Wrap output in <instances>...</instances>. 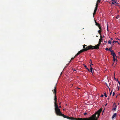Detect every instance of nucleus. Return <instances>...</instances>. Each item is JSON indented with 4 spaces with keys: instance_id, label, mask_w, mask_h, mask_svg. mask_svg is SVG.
Listing matches in <instances>:
<instances>
[{
    "instance_id": "f257e3e1",
    "label": "nucleus",
    "mask_w": 120,
    "mask_h": 120,
    "mask_svg": "<svg viewBox=\"0 0 120 120\" xmlns=\"http://www.w3.org/2000/svg\"><path fill=\"white\" fill-rule=\"evenodd\" d=\"M102 108H100L95 113L90 117L87 120H97L100 115V113L102 111Z\"/></svg>"
},
{
    "instance_id": "f03ea898",
    "label": "nucleus",
    "mask_w": 120,
    "mask_h": 120,
    "mask_svg": "<svg viewBox=\"0 0 120 120\" xmlns=\"http://www.w3.org/2000/svg\"><path fill=\"white\" fill-rule=\"evenodd\" d=\"M83 49L79 51L78 52L80 54L81 53L85 51H87L88 50L91 49V48L90 45H89L87 46H86L87 45H83Z\"/></svg>"
},
{
    "instance_id": "7ed1b4c3",
    "label": "nucleus",
    "mask_w": 120,
    "mask_h": 120,
    "mask_svg": "<svg viewBox=\"0 0 120 120\" xmlns=\"http://www.w3.org/2000/svg\"><path fill=\"white\" fill-rule=\"evenodd\" d=\"M101 39H99V43L97 45L94 46H92V45H90L91 48V50L94 49H98L99 48V46L101 44Z\"/></svg>"
},
{
    "instance_id": "20e7f679",
    "label": "nucleus",
    "mask_w": 120,
    "mask_h": 120,
    "mask_svg": "<svg viewBox=\"0 0 120 120\" xmlns=\"http://www.w3.org/2000/svg\"><path fill=\"white\" fill-rule=\"evenodd\" d=\"M55 113L57 115L60 116L62 114V113L60 111V109L59 108L55 109Z\"/></svg>"
},
{
    "instance_id": "39448f33",
    "label": "nucleus",
    "mask_w": 120,
    "mask_h": 120,
    "mask_svg": "<svg viewBox=\"0 0 120 120\" xmlns=\"http://www.w3.org/2000/svg\"><path fill=\"white\" fill-rule=\"evenodd\" d=\"M54 100L55 101V109H56L59 108L57 104L56 103L57 98L56 96H55L54 97Z\"/></svg>"
},
{
    "instance_id": "423d86ee",
    "label": "nucleus",
    "mask_w": 120,
    "mask_h": 120,
    "mask_svg": "<svg viewBox=\"0 0 120 120\" xmlns=\"http://www.w3.org/2000/svg\"><path fill=\"white\" fill-rule=\"evenodd\" d=\"M116 103H114L113 105V108L112 109V110L116 111V108L117 107V105H116Z\"/></svg>"
},
{
    "instance_id": "0eeeda50",
    "label": "nucleus",
    "mask_w": 120,
    "mask_h": 120,
    "mask_svg": "<svg viewBox=\"0 0 120 120\" xmlns=\"http://www.w3.org/2000/svg\"><path fill=\"white\" fill-rule=\"evenodd\" d=\"M87 119V118H74L73 117L72 120H84Z\"/></svg>"
},
{
    "instance_id": "6e6552de",
    "label": "nucleus",
    "mask_w": 120,
    "mask_h": 120,
    "mask_svg": "<svg viewBox=\"0 0 120 120\" xmlns=\"http://www.w3.org/2000/svg\"><path fill=\"white\" fill-rule=\"evenodd\" d=\"M56 84L55 85V86H54V89L53 90H52L53 92V93L54 94H55V96H56Z\"/></svg>"
},
{
    "instance_id": "1a4fd4ad",
    "label": "nucleus",
    "mask_w": 120,
    "mask_h": 120,
    "mask_svg": "<svg viewBox=\"0 0 120 120\" xmlns=\"http://www.w3.org/2000/svg\"><path fill=\"white\" fill-rule=\"evenodd\" d=\"M111 55L113 56V57L116 56V55L115 54V53L114 52L113 50L111 52Z\"/></svg>"
},
{
    "instance_id": "9d476101",
    "label": "nucleus",
    "mask_w": 120,
    "mask_h": 120,
    "mask_svg": "<svg viewBox=\"0 0 120 120\" xmlns=\"http://www.w3.org/2000/svg\"><path fill=\"white\" fill-rule=\"evenodd\" d=\"M95 23L96 25V26H97L99 28H100V27H101V25L99 23H98L97 22H96V21H95Z\"/></svg>"
},
{
    "instance_id": "9b49d317",
    "label": "nucleus",
    "mask_w": 120,
    "mask_h": 120,
    "mask_svg": "<svg viewBox=\"0 0 120 120\" xmlns=\"http://www.w3.org/2000/svg\"><path fill=\"white\" fill-rule=\"evenodd\" d=\"M98 2H97L96 4V6L95 8V9L94 11H96L97 10V8L98 7Z\"/></svg>"
},
{
    "instance_id": "f8f14e48",
    "label": "nucleus",
    "mask_w": 120,
    "mask_h": 120,
    "mask_svg": "<svg viewBox=\"0 0 120 120\" xmlns=\"http://www.w3.org/2000/svg\"><path fill=\"white\" fill-rule=\"evenodd\" d=\"M100 30H98V32L99 33V34H100L101 35V33L102 31V29L101 27H100L99 28Z\"/></svg>"
},
{
    "instance_id": "ddd939ff",
    "label": "nucleus",
    "mask_w": 120,
    "mask_h": 120,
    "mask_svg": "<svg viewBox=\"0 0 120 120\" xmlns=\"http://www.w3.org/2000/svg\"><path fill=\"white\" fill-rule=\"evenodd\" d=\"M66 118H67L69 120H72V119H73V117H68V116H66Z\"/></svg>"
},
{
    "instance_id": "4468645a",
    "label": "nucleus",
    "mask_w": 120,
    "mask_h": 120,
    "mask_svg": "<svg viewBox=\"0 0 120 120\" xmlns=\"http://www.w3.org/2000/svg\"><path fill=\"white\" fill-rule=\"evenodd\" d=\"M116 116V113H114V114L112 116V118H114Z\"/></svg>"
},
{
    "instance_id": "2eb2a0df",
    "label": "nucleus",
    "mask_w": 120,
    "mask_h": 120,
    "mask_svg": "<svg viewBox=\"0 0 120 120\" xmlns=\"http://www.w3.org/2000/svg\"><path fill=\"white\" fill-rule=\"evenodd\" d=\"M93 68L92 67H91L90 68V71H89L91 73H93L94 72V71H93Z\"/></svg>"
},
{
    "instance_id": "dca6fc26",
    "label": "nucleus",
    "mask_w": 120,
    "mask_h": 120,
    "mask_svg": "<svg viewBox=\"0 0 120 120\" xmlns=\"http://www.w3.org/2000/svg\"><path fill=\"white\" fill-rule=\"evenodd\" d=\"M115 57H113V60L114 62L115 61H116V62H117V60H116Z\"/></svg>"
},
{
    "instance_id": "f3484780",
    "label": "nucleus",
    "mask_w": 120,
    "mask_h": 120,
    "mask_svg": "<svg viewBox=\"0 0 120 120\" xmlns=\"http://www.w3.org/2000/svg\"><path fill=\"white\" fill-rule=\"evenodd\" d=\"M63 116L65 118H66V116L65 115H64V114H62L61 115V116Z\"/></svg>"
},
{
    "instance_id": "a211bd4d",
    "label": "nucleus",
    "mask_w": 120,
    "mask_h": 120,
    "mask_svg": "<svg viewBox=\"0 0 120 120\" xmlns=\"http://www.w3.org/2000/svg\"><path fill=\"white\" fill-rule=\"evenodd\" d=\"M84 67L86 68V69L88 71H90V69H88V68H87V66L86 65H85L84 64Z\"/></svg>"
},
{
    "instance_id": "6ab92c4d",
    "label": "nucleus",
    "mask_w": 120,
    "mask_h": 120,
    "mask_svg": "<svg viewBox=\"0 0 120 120\" xmlns=\"http://www.w3.org/2000/svg\"><path fill=\"white\" fill-rule=\"evenodd\" d=\"M112 47H110L109 49V50L111 52L112 51H113V50L112 49Z\"/></svg>"
},
{
    "instance_id": "aec40b11",
    "label": "nucleus",
    "mask_w": 120,
    "mask_h": 120,
    "mask_svg": "<svg viewBox=\"0 0 120 120\" xmlns=\"http://www.w3.org/2000/svg\"><path fill=\"white\" fill-rule=\"evenodd\" d=\"M80 54L78 52L76 54V55L74 56V57H75L77 56Z\"/></svg>"
},
{
    "instance_id": "412c9836",
    "label": "nucleus",
    "mask_w": 120,
    "mask_h": 120,
    "mask_svg": "<svg viewBox=\"0 0 120 120\" xmlns=\"http://www.w3.org/2000/svg\"><path fill=\"white\" fill-rule=\"evenodd\" d=\"M116 42L118 43L119 44H120L119 43L118 41H114L113 42V43H116Z\"/></svg>"
},
{
    "instance_id": "4be33fe9",
    "label": "nucleus",
    "mask_w": 120,
    "mask_h": 120,
    "mask_svg": "<svg viewBox=\"0 0 120 120\" xmlns=\"http://www.w3.org/2000/svg\"><path fill=\"white\" fill-rule=\"evenodd\" d=\"M108 43L109 44H111V41L110 40H109L108 41Z\"/></svg>"
},
{
    "instance_id": "5701e85b",
    "label": "nucleus",
    "mask_w": 120,
    "mask_h": 120,
    "mask_svg": "<svg viewBox=\"0 0 120 120\" xmlns=\"http://www.w3.org/2000/svg\"><path fill=\"white\" fill-rule=\"evenodd\" d=\"M101 0H98L97 2L98 3H98H100Z\"/></svg>"
},
{
    "instance_id": "b1692460",
    "label": "nucleus",
    "mask_w": 120,
    "mask_h": 120,
    "mask_svg": "<svg viewBox=\"0 0 120 120\" xmlns=\"http://www.w3.org/2000/svg\"><path fill=\"white\" fill-rule=\"evenodd\" d=\"M100 37V39L101 40V41L102 40H103L102 39V37L101 35Z\"/></svg>"
},
{
    "instance_id": "393cba45",
    "label": "nucleus",
    "mask_w": 120,
    "mask_h": 120,
    "mask_svg": "<svg viewBox=\"0 0 120 120\" xmlns=\"http://www.w3.org/2000/svg\"><path fill=\"white\" fill-rule=\"evenodd\" d=\"M104 95H105V96L106 97H107V95H106V93H104Z\"/></svg>"
},
{
    "instance_id": "a878e982",
    "label": "nucleus",
    "mask_w": 120,
    "mask_h": 120,
    "mask_svg": "<svg viewBox=\"0 0 120 120\" xmlns=\"http://www.w3.org/2000/svg\"><path fill=\"white\" fill-rule=\"evenodd\" d=\"M96 11H94V12L93 13V15L94 16L96 14Z\"/></svg>"
},
{
    "instance_id": "bb28decb",
    "label": "nucleus",
    "mask_w": 120,
    "mask_h": 120,
    "mask_svg": "<svg viewBox=\"0 0 120 120\" xmlns=\"http://www.w3.org/2000/svg\"><path fill=\"white\" fill-rule=\"evenodd\" d=\"M117 1L116 0L114 2L115 3H116V4H118V3H117Z\"/></svg>"
},
{
    "instance_id": "cd10ccee",
    "label": "nucleus",
    "mask_w": 120,
    "mask_h": 120,
    "mask_svg": "<svg viewBox=\"0 0 120 120\" xmlns=\"http://www.w3.org/2000/svg\"><path fill=\"white\" fill-rule=\"evenodd\" d=\"M105 50H109V49L108 48H106L105 49Z\"/></svg>"
},
{
    "instance_id": "c85d7f7f",
    "label": "nucleus",
    "mask_w": 120,
    "mask_h": 120,
    "mask_svg": "<svg viewBox=\"0 0 120 120\" xmlns=\"http://www.w3.org/2000/svg\"><path fill=\"white\" fill-rule=\"evenodd\" d=\"M115 94V93H114V92H113V94H112V96H113Z\"/></svg>"
},
{
    "instance_id": "c756f323",
    "label": "nucleus",
    "mask_w": 120,
    "mask_h": 120,
    "mask_svg": "<svg viewBox=\"0 0 120 120\" xmlns=\"http://www.w3.org/2000/svg\"><path fill=\"white\" fill-rule=\"evenodd\" d=\"M75 57H73L72 58H71V60H73L74 58H75Z\"/></svg>"
},
{
    "instance_id": "7c9ffc66",
    "label": "nucleus",
    "mask_w": 120,
    "mask_h": 120,
    "mask_svg": "<svg viewBox=\"0 0 120 120\" xmlns=\"http://www.w3.org/2000/svg\"><path fill=\"white\" fill-rule=\"evenodd\" d=\"M112 91L110 93V96L111 94H112Z\"/></svg>"
},
{
    "instance_id": "2f4dec72",
    "label": "nucleus",
    "mask_w": 120,
    "mask_h": 120,
    "mask_svg": "<svg viewBox=\"0 0 120 120\" xmlns=\"http://www.w3.org/2000/svg\"><path fill=\"white\" fill-rule=\"evenodd\" d=\"M87 114V113H86V112L85 113H84V115H86V114Z\"/></svg>"
},
{
    "instance_id": "473e14b6",
    "label": "nucleus",
    "mask_w": 120,
    "mask_h": 120,
    "mask_svg": "<svg viewBox=\"0 0 120 120\" xmlns=\"http://www.w3.org/2000/svg\"><path fill=\"white\" fill-rule=\"evenodd\" d=\"M114 3H115L114 2H112V4H114Z\"/></svg>"
},
{
    "instance_id": "72a5a7b5",
    "label": "nucleus",
    "mask_w": 120,
    "mask_h": 120,
    "mask_svg": "<svg viewBox=\"0 0 120 120\" xmlns=\"http://www.w3.org/2000/svg\"><path fill=\"white\" fill-rule=\"evenodd\" d=\"M92 60H91V59L90 60V63H91L92 62Z\"/></svg>"
},
{
    "instance_id": "f704fd0d",
    "label": "nucleus",
    "mask_w": 120,
    "mask_h": 120,
    "mask_svg": "<svg viewBox=\"0 0 120 120\" xmlns=\"http://www.w3.org/2000/svg\"><path fill=\"white\" fill-rule=\"evenodd\" d=\"M103 96H104V95H103L102 94L101 95V97H103Z\"/></svg>"
},
{
    "instance_id": "c9c22d12",
    "label": "nucleus",
    "mask_w": 120,
    "mask_h": 120,
    "mask_svg": "<svg viewBox=\"0 0 120 120\" xmlns=\"http://www.w3.org/2000/svg\"><path fill=\"white\" fill-rule=\"evenodd\" d=\"M111 0L114 2L116 0Z\"/></svg>"
},
{
    "instance_id": "e433bc0d",
    "label": "nucleus",
    "mask_w": 120,
    "mask_h": 120,
    "mask_svg": "<svg viewBox=\"0 0 120 120\" xmlns=\"http://www.w3.org/2000/svg\"><path fill=\"white\" fill-rule=\"evenodd\" d=\"M117 88H118V90H119V87H118Z\"/></svg>"
},
{
    "instance_id": "4c0bfd02",
    "label": "nucleus",
    "mask_w": 120,
    "mask_h": 120,
    "mask_svg": "<svg viewBox=\"0 0 120 120\" xmlns=\"http://www.w3.org/2000/svg\"><path fill=\"white\" fill-rule=\"evenodd\" d=\"M118 82L119 84L120 85V82L119 81H118Z\"/></svg>"
},
{
    "instance_id": "58836bf2",
    "label": "nucleus",
    "mask_w": 120,
    "mask_h": 120,
    "mask_svg": "<svg viewBox=\"0 0 120 120\" xmlns=\"http://www.w3.org/2000/svg\"><path fill=\"white\" fill-rule=\"evenodd\" d=\"M90 64H91V65H93V64H92V63H91Z\"/></svg>"
},
{
    "instance_id": "ea45409f",
    "label": "nucleus",
    "mask_w": 120,
    "mask_h": 120,
    "mask_svg": "<svg viewBox=\"0 0 120 120\" xmlns=\"http://www.w3.org/2000/svg\"><path fill=\"white\" fill-rule=\"evenodd\" d=\"M107 30L108 31V26L107 27Z\"/></svg>"
},
{
    "instance_id": "a19ab883",
    "label": "nucleus",
    "mask_w": 120,
    "mask_h": 120,
    "mask_svg": "<svg viewBox=\"0 0 120 120\" xmlns=\"http://www.w3.org/2000/svg\"><path fill=\"white\" fill-rule=\"evenodd\" d=\"M59 107L60 108H61V106L60 105V106H59Z\"/></svg>"
},
{
    "instance_id": "79ce46f5",
    "label": "nucleus",
    "mask_w": 120,
    "mask_h": 120,
    "mask_svg": "<svg viewBox=\"0 0 120 120\" xmlns=\"http://www.w3.org/2000/svg\"><path fill=\"white\" fill-rule=\"evenodd\" d=\"M116 81H117V82H118V81H118V79H117V80H116Z\"/></svg>"
},
{
    "instance_id": "37998d69",
    "label": "nucleus",
    "mask_w": 120,
    "mask_h": 120,
    "mask_svg": "<svg viewBox=\"0 0 120 120\" xmlns=\"http://www.w3.org/2000/svg\"><path fill=\"white\" fill-rule=\"evenodd\" d=\"M71 60H70V62H69V63H70V62H71Z\"/></svg>"
},
{
    "instance_id": "c03bdc74",
    "label": "nucleus",
    "mask_w": 120,
    "mask_h": 120,
    "mask_svg": "<svg viewBox=\"0 0 120 120\" xmlns=\"http://www.w3.org/2000/svg\"><path fill=\"white\" fill-rule=\"evenodd\" d=\"M107 42V41H104V42Z\"/></svg>"
},
{
    "instance_id": "a18cd8bd",
    "label": "nucleus",
    "mask_w": 120,
    "mask_h": 120,
    "mask_svg": "<svg viewBox=\"0 0 120 120\" xmlns=\"http://www.w3.org/2000/svg\"><path fill=\"white\" fill-rule=\"evenodd\" d=\"M111 40H113V39H112V38H111Z\"/></svg>"
},
{
    "instance_id": "49530a36",
    "label": "nucleus",
    "mask_w": 120,
    "mask_h": 120,
    "mask_svg": "<svg viewBox=\"0 0 120 120\" xmlns=\"http://www.w3.org/2000/svg\"><path fill=\"white\" fill-rule=\"evenodd\" d=\"M69 64L68 63V64H66V66H67L68 65V64Z\"/></svg>"
},
{
    "instance_id": "de8ad7c7",
    "label": "nucleus",
    "mask_w": 120,
    "mask_h": 120,
    "mask_svg": "<svg viewBox=\"0 0 120 120\" xmlns=\"http://www.w3.org/2000/svg\"><path fill=\"white\" fill-rule=\"evenodd\" d=\"M114 79L116 80V78H114Z\"/></svg>"
},
{
    "instance_id": "09e8293b",
    "label": "nucleus",
    "mask_w": 120,
    "mask_h": 120,
    "mask_svg": "<svg viewBox=\"0 0 120 120\" xmlns=\"http://www.w3.org/2000/svg\"><path fill=\"white\" fill-rule=\"evenodd\" d=\"M113 45H112L111 46H112V47L113 46Z\"/></svg>"
},
{
    "instance_id": "8fccbe9b",
    "label": "nucleus",
    "mask_w": 120,
    "mask_h": 120,
    "mask_svg": "<svg viewBox=\"0 0 120 120\" xmlns=\"http://www.w3.org/2000/svg\"><path fill=\"white\" fill-rule=\"evenodd\" d=\"M119 103H118V105H119Z\"/></svg>"
},
{
    "instance_id": "3c124183",
    "label": "nucleus",
    "mask_w": 120,
    "mask_h": 120,
    "mask_svg": "<svg viewBox=\"0 0 120 120\" xmlns=\"http://www.w3.org/2000/svg\"><path fill=\"white\" fill-rule=\"evenodd\" d=\"M98 36H97H97H96V37H98Z\"/></svg>"
},
{
    "instance_id": "603ef678",
    "label": "nucleus",
    "mask_w": 120,
    "mask_h": 120,
    "mask_svg": "<svg viewBox=\"0 0 120 120\" xmlns=\"http://www.w3.org/2000/svg\"><path fill=\"white\" fill-rule=\"evenodd\" d=\"M90 67H91V65L90 64Z\"/></svg>"
},
{
    "instance_id": "864d4df0",
    "label": "nucleus",
    "mask_w": 120,
    "mask_h": 120,
    "mask_svg": "<svg viewBox=\"0 0 120 120\" xmlns=\"http://www.w3.org/2000/svg\"><path fill=\"white\" fill-rule=\"evenodd\" d=\"M59 104L60 105V103H59Z\"/></svg>"
},
{
    "instance_id": "5fc2aeb1",
    "label": "nucleus",
    "mask_w": 120,
    "mask_h": 120,
    "mask_svg": "<svg viewBox=\"0 0 120 120\" xmlns=\"http://www.w3.org/2000/svg\"><path fill=\"white\" fill-rule=\"evenodd\" d=\"M64 110V109H63V110Z\"/></svg>"
},
{
    "instance_id": "6e6d98bb",
    "label": "nucleus",
    "mask_w": 120,
    "mask_h": 120,
    "mask_svg": "<svg viewBox=\"0 0 120 120\" xmlns=\"http://www.w3.org/2000/svg\"><path fill=\"white\" fill-rule=\"evenodd\" d=\"M74 70V71H75V70Z\"/></svg>"
},
{
    "instance_id": "4d7b16f0",
    "label": "nucleus",
    "mask_w": 120,
    "mask_h": 120,
    "mask_svg": "<svg viewBox=\"0 0 120 120\" xmlns=\"http://www.w3.org/2000/svg\"><path fill=\"white\" fill-rule=\"evenodd\" d=\"M62 74V72H61V74Z\"/></svg>"
},
{
    "instance_id": "13d9d810",
    "label": "nucleus",
    "mask_w": 120,
    "mask_h": 120,
    "mask_svg": "<svg viewBox=\"0 0 120 120\" xmlns=\"http://www.w3.org/2000/svg\"><path fill=\"white\" fill-rule=\"evenodd\" d=\"M108 99H109V98H107V100H108Z\"/></svg>"
},
{
    "instance_id": "bf43d9fd",
    "label": "nucleus",
    "mask_w": 120,
    "mask_h": 120,
    "mask_svg": "<svg viewBox=\"0 0 120 120\" xmlns=\"http://www.w3.org/2000/svg\"><path fill=\"white\" fill-rule=\"evenodd\" d=\"M117 17H116V18L117 19Z\"/></svg>"
},
{
    "instance_id": "052dcab7",
    "label": "nucleus",
    "mask_w": 120,
    "mask_h": 120,
    "mask_svg": "<svg viewBox=\"0 0 120 120\" xmlns=\"http://www.w3.org/2000/svg\"><path fill=\"white\" fill-rule=\"evenodd\" d=\"M117 17H116V18L117 19Z\"/></svg>"
},
{
    "instance_id": "680f3d73",
    "label": "nucleus",
    "mask_w": 120,
    "mask_h": 120,
    "mask_svg": "<svg viewBox=\"0 0 120 120\" xmlns=\"http://www.w3.org/2000/svg\"><path fill=\"white\" fill-rule=\"evenodd\" d=\"M117 96H116V98H117Z\"/></svg>"
},
{
    "instance_id": "e2e57ef3",
    "label": "nucleus",
    "mask_w": 120,
    "mask_h": 120,
    "mask_svg": "<svg viewBox=\"0 0 120 120\" xmlns=\"http://www.w3.org/2000/svg\"><path fill=\"white\" fill-rule=\"evenodd\" d=\"M107 86L108 87V85H107Z\"/></svg>"
},
{
    "instance_id": "0e129e2a",
    "label": "nucleus",
    "mask_w": 120,
    "mask_h": 120,
    "mask_svg": "<svg viewBox=\"0 0 120 120\" xmlns=\"http://www.w3.org/2000/svg\"><path fill=\"white\" fill-rule=\"evenodd\" d=\"M107 86L108 87V85H107Z\"/></svg>"
},
{
    "instance_id": "69168bd1",
    "label": "nucleus",
    "mask_w": 120,
    "mask_h": 120,
    "mask_svg": "<svg viewBox=\"0 0 120 120\" xmlns=\"http://www.w3.org/2000/svg\"><path fill=\"white\" fill-rule=\"evenodd\" d=\"M117 39L118 40H119V39Z\"/></svg>"
}]
</instances>
